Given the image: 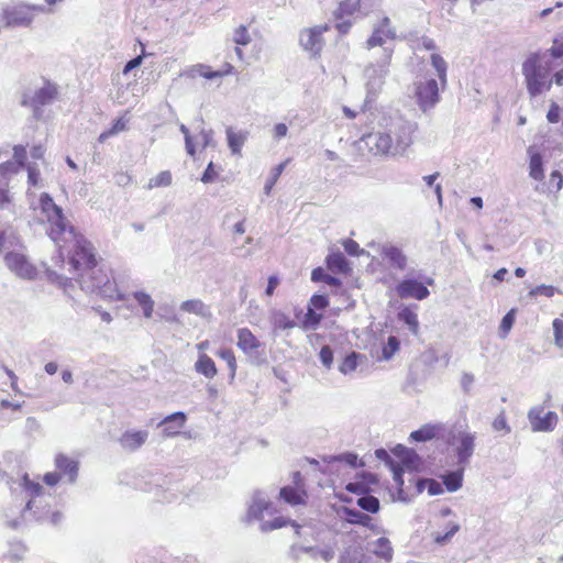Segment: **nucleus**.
Returning <instances> with one entry per match:
<instances>
[{
    "label": "nucleus",
    "mask_w": 563,
    "mask_h": 563,
    "mask_svg": "<svg viewBox=\"0 0 563 563\" xmlns=\"http://www.w3.org/2000/svg\"><path fill=\"white\" fill-rule=\"evenodd\" d=\"M45 274L51 283L57 285L60 288L67 289V287L71 285V280L69 277H66L56 271L47 268Z\"/></svg>",
    "instance_id": "42"
},
{
    "label": "nucleus",
    "mask_w": 563,
    "mask_h": 563,
    "mask_svg": "<svg viewBox=\"0 0 563 563\" xmlns=\"http://www.w3.org/2000/svg\"><path fill=\"white\" fill-rule=\"evenodd\" d=\"M493 429L495 431H503L505 434L510 432V427L507 423L506 415L501 411L493 421Z\"/></svg>",
    "instance_id": "54"
},
{
    "label": "nucleus",
    "mask_w": 563,
    "mask_h": 563,
    "mask_svg": "<svg viewBox=\"0 0 563 563\" xmlns=\"http://www.w3.org/2000/svg\"><path fill=\"white\" fill-rule=\"evenodd\" d=\"M430 59H431V65L433 66V68L437 71L441 88L445 89L446 84H448V78H446L448 64H446V62L443 59V57L441 55H439L437 53H433L431 55Z\"/></svg>",
    "instance_id": "32"
},
{
    "label": "nucleus",
    "mask_w": 563,
    "mask_h": 563,
    "mask_svg": "<svg viewBox=\"0 0 563 563\" xmlns=\"http://www.w3.org/2000/svg\"><path fill=\"white\" fill-rule=\"evenodd\" d=\"M515 322L514 310L509 311L503 319L499 325L500 336L505 338L510 331Z\"/></svg>",
    "instance_id": "55"
},
{
    "label": "nucleus",
    "mask_w": 563,
    "mask_h": 563,
    "mask_svg": "<svg viewBox=\"0 0 563 563\" xmlns=\"http://www.w3.org/2000/svg\"><path fill=\"white\" fill-rule=\"evenodd\" d=\"M55 466L58 470L57 473L60 477H66L67 482L75 483L78 475V462L69 459L64 454H57L55 457Z\"/></svg>",
    "instance_id": "22"
},
{
    "label": "nucleus",
    "mask_w": 563,
    "mask_h": 563,
    "mask_svg": "<svg viewBox=\"0 0 563 563\" xmlns=\"http://www.w3.org/2000/svg\"><path fill=\"white\" fill-rule=\"evenodd\" d=\"M357 505L362 509L373 512V514L377 512L379 509V501L374 496H363V497L358 498Z\"/></svg>",
    "instance_id": "47"
},
{
    "label": "nucleus",
    "mask_w": 563,
    "mask_h": 563,
    "mask_svg": "<svg viewBox=\"0 0 563 563\" xmlns=\"http://www.w3.org/2000/svg\"><path fill=\"white\" fill-rule=\"evenodd\" d=\"M22 166L19 165V163H15L14 161H8L2 164H0V180H5L7 174H15L18 173Z\"/></svg>",
    "instance_id": "50"
},
{
    "label": "nucleus",
    "mask_w": 563,
    "mask_h": 563,
    "mask_svg": "<svg viewBox=\"0 0 563 563\" xmlns=\"http://www.w3.org/2000/svg\"><path fill=\"white\" fill-rule=\"evenodd\" d=\"M34 210L40 211L41 221L47 222V234L59 249L64 247L62 242L71 244L73 252L68 262L69 273L80 274L97 264L91 243L82 235L75 233L74 228L63 216L62 208L53 201L49 195L42 194L38 207Z\"/></svg>",
    "instance_id": "1"
},
{
    "label": "nucleus",
    "mask_w": 563,
    "mask_h": 563,
    "mask_svg": "<svg viewBox=\"0 0 563 563\" xmlns=\"http://www.w3.org/2000/svg\"><path fill=\"white\" fill-rule=\"evenodd\" d=\"M563 185V176L560 172L554 170L550 175L548 189L550 191H559L562 188Z\"/></svg>",
    "instance_id": "57"
},
{
    "label": "nucleus",
    "mask_w": 563,
    "mask_h": 563,
    "mask_svg": "<svg viewBox=\"0 0 563 563\" xmlns=\"http://www.w3.org/2000/svg\"><path fill=\"white\" fill-rule=\"evenodd\" d=\"M521 73L530 98L539 97L552 88L554 74H552V59L548 53H530L521 65Z\"/></svg>",
    "instance_id": "3"
},
{
    "label": "nucleus",
    "mask_w": 563,
    "mask_h": 563,
    "mask_svg": "<svg viewBox=\"0 0 563 563\" xmlns=\"http://www.w3.org/2000/svg\"><path fill=\"white\" fill-rule=\"evenodd\" d=\"M289 159L276 165L272 172H271V175L269 177L267 178L266 180V184L264 186V190H265V194L266 195H269L271 190L273 189V187L275 186V184L277 183L279 176L282 175V173L284 172L285 167L287 166Z\"/></svg>",
    "instance_id": "40"
},
{
    "label": "nucleus",
    "mask_w": 563,
    "mask_h": 563,
    "mask_svg": "<svg viewBox=\"0 0 563 563\" xmlns=\"http://www.w3.org/2000/svg\"><path fill=\"white\" fill-rule=\"evenodd\" d=\"M394 454L400 459L401 463L410 468L413 466V462L416 460V454L413 451L407 449L406 446L399 444L394 449Z\"/></svg>",
    "instance_id": "37"
},
{
    "label": "nucleus",
    "mask_w": 563,
    "mask_h": 563,
    "mask_svg": "<svg viewBox=\"0 0 563 563\" xmlns=\"http://www.w3.org/2000/svg\"><path fill=\"white\" fill-rule=\"evenodd\" d=\"M26 496L30 498L25 506V511L32 512L36 520H45L48 514L47 508L52 496L44 493V488L40 483L31 481L25 474L22 483Z\"/></svg>",
    "instance_id": "6"
},
{
    "label": "nucleus",
    "mask_w": 563,
    "mask_h": 563,
    "mask_svg": "<svg viewBox=\"0 0 563 563\" xmlns=\"http://www.w3.org/2000/svg\"><path fill=\"white\" fill-rule=\"evenodd\" d=\"M340 563H376L369 555L364 553L360 547H349L340 556Z\"/></svg>",
    "instance_id": "27"
},
{
    "label": "nucleus",
    "mask_w": 563,
    "mask_h": 563,
    "mask_svg": "<svg viewBox=\"0 0 563 563\" xmlns=\"http://www.w3.org/2000/svg\"><path fill=\"white\" fill-rule=\"evenodd\" d=\"M43 9L41 7H31L26 4H19L12 7L10 9L4 10L3 18L5 20L7 26L10 27H21L29 26L35 15L38 12H42Z\"/></svg>",
    "instance_id": "9"
},
{
    "label": "nucleus",
    "mask_w": 563,
    "mask_h": 563,
    "mask_svg": "<svg viewBox=\"0 0 563 563\" xmlns=\"http://www.w3.org/2000/svg\"><path fill=\"white\" fill-rule=\"evenodd\" d=\"M319 356H320L321 363L327 368H330L331 365H332V362H333V352L330 349V346H328V345L322 346V349H321V351L319 353Z\"/></svg>",
    "instance_id": "61"
},
{
    "label": "nucleus",
    "mask_w": 563,
    "mask_h": 563,
    "mask_svg": "<svg viewBox=\"0 0 563 563\" xmlns=\"http://www.w3.org/2000/svg\"><path fill=\"white\" fill-rule=\"evenodd\" d=\"M288 133V126L285 123H277L273 128V137L276 141L285 137Z\"/></svg>",
    "instance_id": "64"
},
{
    "label": "nucleus",
    "mask_w": 563,
    "mask_h": 563,
    "mask_svg": "<svg viewBox=\"0 0 563 563\" xmlns=\"http://www.w3.org/2000/svg\"><path fill=\"white\" fill-rule=\"evenodd\" d=\"M395 291L401 299L423 300L430 295L427 286L415 277H405L397 284Z\"/></svg>",
    "instance_id": "11"
},
{
    "label": "nucleus",
    "mask_w": 563,
    "mask_h": 563,
    "mask_svg": "<svg viewBox=\"0 0 563 563\" xmlns=\"http://www.w3.org/2000/svg\"><path fill=\"white\" fill-rule=\"evenodd\" d=\"M369 553L385 563H390L394 559V548L386 537H380L367 544Z\"/></svg>",
    "instance_id": "19"
},
{
    "label": "nucleus",
    "mask_w": 563,
    "mask_h": 563,
    "mask_svg": "<svg viewBox=\"0 0 563 563\" xmlns=\"http://www.w3.org/2000/svg\"><path fill=\"white\" fill-rule=\"evenodd\" d=\"M328 461L329 462H332V461L344 462L352 467L357 466V455L353 454V453H343V454H340L336 456H330Z\"/></svg>",
    "instance_id": "58"
},
{
    "label": "nucleus",
    "mask_w": 563,
    "mask_h": 563,
    "mask_svg": "<svg viewBox=\"0 0 563 563\" xmlns=\"http://www.w3.org/2000/svg\"><path fill=\"white\" fill-rule=\"evenodd\" d=\"M197 144L201 147L214 146L213 131L202 129L197 135Z\"/></svg>",
    "instance_id": "52"
},
{
    "label": "nucleus",
    "mask_w": 563,
    "mask_h": 563,
    "mask_svg": "<svg viewBox=\"0 0 563 563\" xmlns=\"http://www.w3.org/2000/svg\"><path fill=\"white\" fill-rule=\"evenodd\" d=\"M379 253L390 266L398 271L404 272L407 268L408 258L399 247L386 243L380 245Z\"/></svg>",
    "instance_id": "18"
},
{
    "label": "nucleus",
    "mask_w": 563,
    "mask_h": 563,
    "mask_svg": "<svg viewBox=\"0 0 563 563\" xmlns=\"http://www.w3.org/2000/svg\"><path fill=\"white\" fill-rule=\"evenodd\" d=\"M465 468L457 466L456 471L449 472L443 476V484L449 492H456L462 486L463 473Z\"/></svg>",
    "instance_id": "34"
},
{
    "label": "nucleus",
    "mask_w": 563,
    "mask_h": 563,
    "mask_svg": "<svg viewBox=\"0 0 563 563\" xmlns=\"http://www.w3.org/2000/svg\"><path fill=\"white\" fill-rule=\"evenodd\" d=\"M238 347L252 361H257L263 344L247 328H241L236 331Z\"/></svg>",
    "instance_id": "14"
},
{
    "label": "nucleus",
    "mask_w": 563,
    "mask_h": 563,
    "mask_svg": "<svg viewBox=\"0 0 563 563\" xmlns=\"http://www.w3.org/2000/svg\"><path fill=\"white\" fill-rule=\"evenodd\" d=\"M180 310L209 320L212 318L211 308L201 299H189L180 303Z\"/></svg>",
    "instance_id": "25"
},
{
    "label": "nucleus",
    "mask_w": 563,
    "mask_h": 563,
    "mask_svg": "<svg viewBox=\"0 0 563 563\" xmlns=\"http://www.w3.org/2000/svg\"><path fill=\"white\" fill-rule=\"evenodd\" d=\"M272 504L262 492H256L252 496V501L247 508L245 521L263 520L264 512L272 514Z\"/></svg>",
    "instance_id": "17"
},
{
    "label": "nucleus",
    "mask_w": 563,
    "mask_h": 563,
    "mask_svg": "<svg viewBox=\"0 0 563 563\" xmlns=\"http://www.w3.org/2000/svg\"><path fill=\"white\" fill-rule=\"evenodd\" d=\"M271 322L275 330H288L296 325L294 320L279 310H274L272 312Z\"/></svg>",
    "instance_id": "35"
},
{
    "label": "nucleus",
    "mask_w": 563,
    "mask_h": 563,
    "mask_svg": "<svg viewBox=\"0 0 563 563\" xmlns=\"http://www.w3.org/2000/svg\"><path fill=\"white\" fill-rule=\"evenodd\" d=\"M287 523H289L288 520L283 517H277L272 521H263L260 526V529L262 532H268L285 527Z\"/></svg>",
    "instance_id": "49"
},
{
    "label": "nucleus",
    "mask_w": 563,
    "mask_h": 563,
    "mask_svg": "<svg viewBox=\"0 0 563 563\" xmlns=\"http://www.w3.org/2000/svg\"><path fill=\"white\" fill-rule=\"evenodd\" d=\"M198 74L207 79L220 78L223 76L222 71H212L209 66L198 65L197 66Z\"/></svg>",
    "instance_id": "62"
},
{
    "label": "nucleus",
    "mask_w": 563,
    "mask_h": 563,
    "mask_svg": "<svg viewBox=\"0 0 563 563\" xmlns=\"http://www.w3.org/2000/svg\"><path fill=\"white\" fill-rule=\"evenodd\" d=\"M396 38V30L391 26L389 18L385 16L379 24L374 29L373 34L366 42L367 48L373 49L377 46L391 47L388 41L393 42Z\"/></svg>",
    "instance_id": "12"
},
{
    "label": "nucleus",
    "mask_w": 563,
    "mask_h": 563,
    "mask_svg": "<svg viewBox=\"0 0 563 563\" xmlns=\"http://www.w3.org/2000/svg\"><path fill=\"white\" fill-rule=\"evenodd\" d=\"M416 129L415 123L398 119L393 121L386 131L364 135L360 144L373 155H402L412 144Z\"/></svg>",
    "instance_id": "2"
},
{
    "label": "nucleus",
    "mask_w": 563,
    "mask_h": 563,
    "mask_svg": "<svg viewBox=\"0 0 563 563\" xmlns=\"http://www.w3.org/2000/svg\"><path fill=\"white\" fill-rule=\"evenodd\" d=\"M543 409L534 407L528 412V419L534 432H549L552 431L558 423V415L553 411H548L541 416Z\"/></svg>",
    "instance_id": "16"
},
{
    "label": "nucleus",
    "mask_w": 563,
    "mask_h": 563,
    "mask_svg": "<svg viewBox=\"0 0 563 563\" xmlns=\"http://www.w3.org/2000/svg\"><path fill=\"white\" fill-rule=\"evenodd\" d=\"M302 481L299 472L294 474V482L297 485L296 487L286 486L280 489V497L292 506L300 505L305 503L306 493L302 488L299 487V483Z\"/></svg>",
    "instance_id": "21"
},
{
    "label": "nucleus",
    "mask_w": 563,
    "mask_h": 563,
    "mask_svg": "<svg viewBox=\"0 0 563 563\" xmlns=\"http://www.w3.org/2000/svg\"><path fill=\"white\" fill-rule=\"evenodd\" d=\"M415 96L418 107L422 112L432 110L440 102V81L433 78L417 81L415 84Z\"/></svg>",
    "instance_id": "8"
},
{
    "label": "nucleus",
    "mask_w": 563,
    "mask_h": 563,
    "mask_svg": "<svg viewBox=\"0 0 563 563\" xmlns=\"http://www.w3.org/2000/svg\"><path fill=\"white\" fill-rule=\"evenodd\" d=\"M126 124H128V120L124 119V118H119L118 120H115V122L113 123V125L109 129V130H106L103 131L100 135H99V142L100 143H103L106 142L109 137L120 133V132H123L126 130Z\"/></svg>",
    "instance_id": "38"
},
{
    "label": "nucleus",
    "mask_w": 563,
    "mask_h": 563,
    "mask_svg": "<svg viewBox=\"0 0 563 563\" xmlns=\"http://www.w3.org/2000/svg\"><path fill=\"white\" fill-rule=\"evenodd\" d=\"M328 267L336 273H345L349 269V264L345 256L338 252L332 253L327 257Z\"/></svg>",
    "instance_id": "36"
},
{
    "label": "nucleus",
    "mask_w": 563,
    "mask_h": 563,
    "mask_svg": "<svg viewBox=\"0 0 563 563\" xmlns=\"http://www.w3.org/2000/svg\"><path fill=\"white\" fill-rule=\"evenodd\" d=\"M232 41L236 45L245 46L252 41L249 30L245 25L238 26L232 34Z\"/></svg>",
    "instance_id": "43"
},
{
    "label": "nucleus",
    "mask_w": 563,
    "mask_h": 563,
    "mask_svg": "<svg viewBox=\"0 0 563 563\" xmlns=\"http://www.w3.org/2000/svg\"><path fill=\"white\" fill-rule=\"evenodd\" d=\"M398 349L399 340L396 336H389L387 343L383 346V358H391Z\"/></svg>",
    "instance_id": "48"
},
{
    "label": "nucleus",
    "mask_w": 563,
    "mask_h": 563,
    "mask_svg": "<svg viewBox=\"0 0 563 563\" xmlns=\"http://www.w3.org/2000/svg\"><path fill=\"white\" fill-rule=\"evenodd\" d=\"M328 30V25H317L305 30L300 34V45L311 55H318L323 47L322 34Z\"/></svg>",
    "instance_id": "15"
},
{
    "label": "nucleus",
    "mask_w": 563,
    "mask_h": 563,
    "mask_svg": "<svg viewBox=\"0 0 563 563\" xmlns=\"http://www.w3.org/2000/svg\"><path fill=\"white\" fill-rule=\"evenodd\" d=\"M360 357V354L355 353V352H352L351 354H349L344 360L343 362L341 363V365L339 366V371L346 375V374H350L352 372H354L357 367V358Z\"/></svg>",
    "instance_id": "45"
},
{
    "label": "nucleus",
    "mask_w": 563,
    "mask_h": 563,
    "mask_svg": "<svg viewBox=\"0 0 563 563\" xmlns=\"http://www.w3.org/2000/svg\"><path fill=\"white\" fill-rule=\"evenodd\" d=\"M7 267L18 277L32 279L36 276V268L29 262L25 255L18 252H10L5 255Z\"/></svg>",
    "instance_id": "13"
},
{
    "label": "nucleus",
    "mask_w": 563,
    "mask_h": 563,
    "mask_svg": "<svg viewBox=\"0 0 563 563\" xmlns=\"http://www.w3.org/2000/svg\"><path fill=\"white\" fill-rule=\"evenodd\" d=\"M217 355L227 363L230 369V377L234 379L238 365L233 351L231 349H221L218 351Z\"/></svg>",
    "instance_id": "39"
},
{
    "label": "nucleus",
    "mask_w": 563,
    "mask_h": 563,
    "mask_svg": "<svg viewBox=\"0 0 563 563\" xmlns=\"http://www.w3.org/2000/svg\"><path fill=\"white\" fill-rule=\"evenodd\" d=\"M291 553L295 558H299L301 553L309 554L313 560H322L329 562L334 558V550L330 547L313 548V547H292Z\"/></svg>",
    "instance_id": "24"
},
{
    "label": "nucleus",
    "mask_w": 563,
    "mask_h": 563,
    "mask_svg": "<svg viewBox=\"0 0 563 563\" xmlns=\"http://www.w3.org/2000/svg\"><path fill=\"white\" fill-rule=\"evenodd\" d=\"M195 369L207 378H213L218 373L214 361L206 353H199Z\"/></svg>",
    "instance_id": "28"
},
{
    "label": "nucleus",
    "mask_w": 563,
    "mask_h": 563,
    "mask_svg": "<svg viewBox=\"0 0 563 563\" xmlns=\"http://www.w3.org/2000/svg\"><path fill=\"white\" fill-rule=\"evenodd\" d=\"M187 417L185 412L177 411L165 417L161 422L159 427H163V434L167 438L176 437L179 434V430L185 426Z\"/></svg>",
    "instance_id": "20"
},
{
    "label": "nucleus",
    "mask_w": 563,
    "mask_h": 563,
    "mask_svg": "<svg viewBox=\"0 0 563 563\" xmlns=\"http://www.w3.org/2000/svg\"><path fill=\"white\" fill-rule=\"evenodd\" d=\"M541 53H548L549 58H563V35H559L553 38L552 46L549 49L541 51Z\"/></svg>",
    "instance_id": "46"
},
{
    "label": "nucleus",
    "mask_w": 563,
    "mask_h": 563,
    "mask_svg": "<svg viewBox=\"0 0 563 563\" xmlns=\"http://www.w3.org/2000/svg\"><path fill=\"white\" fill-rule=\"evenodd\" d=\"M346 520L351 523H358L362 526H368L372 520L371 517L356 509H346Z\"/></svg>",
    "instance_id": "44"
},
{
    "label": "nucleus",
    "mask_w": 563,
    "mask_h": 563,
    "mask_svg": "<svg viewBox=\"0 0 563 563\" xmlns=\"http://www.w3.org/2000/svg\"><path fill=\"white\" fill-rule=\"evenodd\" d=\"M398 318L400 321H402L408 329L413 333L417 334L419 331V321L417 313L409 307L402 308L398 312Z\"/></svg>",
    "instance_id": "33"
},
{
    "label": "nucleus",
    "mask_w": 563,
    "mask_h": 563,
    "mask_svg": "<svg viewBox=\"0 0 563 563\" xmlns=\"http://www.w3.org/2000/svg\"><path fill=\"white\" fill-rule=\"evenodd\" d=\"M179 130L185 137V147L187 154L194 156L196 153V144L194 143L192 136L190 135L188 128L185 124H180Z\"/></svg>",
    "instance_id": "53"
},
{
    "label": "nucleus",
    "mask_w": 563,
    "mask_h": 563,
    "mask_svg": "<svg viewBox=\"0 0 563 563\" xmlns=\"http://www.w3.org/2000/svg\"><path fill=\"white\" fill-rule=\"evenodd\" d=\"M172 184V174L168 170H163L157 174L155 177L148 180L146 186L147 189H153L157 187H167Z\"/></svg>",
    "instance_id": "41"
},
{
    "label": "nucleus",
    "mask_w": 563,
    "mask_h": 563,
    "mask_svg": "<svg viewBox=\"0 0 563 563\" xmlns=\"http://www.w3.org/2000/svg\"><path fill=\"white\" fill-rule=\"evenodd\" d=\"M529 154V176L537 180L542 181L544 179L543 159L540 153H538L533 146L528 148Z\"/></svg>",
    "instance_id": "26"
},
{
    "label": "nucleus",
    "mask_w": 563,
    "mask_h": 563,
    "mask_svg": "<svg viewBox=\"0 0 563 563\" xmlns=\"http://www.w3.org/2000/svg\"><path fill=\"white\" fill-rule=\"evenodd\" d=\"M393 47H384L383 54L379 55L376 64H369L365 70L367 98L375 97L382 89L385 76L390 64Z\"/></svg>",
    "instance_id": "7"
},
{
    "label": "nucleus",
    "mask_w": 563,
    "mask_h": 563,
    "mask_svg": "<svg viewBox=\"0 0 563 563\" xmlns=\"http://www.w3.org/2000/svg\"><path fill=\"white\" fill-rule=\"evenodd\" d=\"M57 96V88L51 82H45L43 87L36 89L33 95H25L22 100L23 106H30L37 115L41 107L51 104Z\"/></svg>",
    "instance_id": "10"
},
{
    "label": "nucleus",
    "mask_w": 563,
    "mask_h": 563,
    "mask_svg": "<svg viewBox=\"0 0 563 563\" xmlns=\"http://www.w3.org/2000/svg\"><path fill=\"white\" fill-rule=\"evenodd\" d=\"M443 430L442 424H424L410 433V439L418 442H426L435 438Z\"/></svg>",
    "instance_id": "29"
},
{
    "label": "nucleus",
    "mask_w": 563,
    "mask_h": 563,
    "mask_svg": "<svg viewBox=\"0 0 563 563\" xmlns=\"http://www.w3.org/2000/svg\"><path fill=\"white\" fill-rule=\"evenodd\" d=\"M553 333H554V343L558 347H563V320L554 319L553 321Z\"/></svg>",
    "instance_id": "56"
},
{
    "label": "nucleus",
    "mask_w": 563,
    "mask_h": 563,
    "mask_svg": "<svg viewBox=\"0 0 563 563\" xmlns=\"http://www.w3.org/2000/svg\"><path fill=\"white\" fill-rule=\"evenodd\" d=\"M360 0H340V10L345 14H353L358 10Z\"/></svg>",
    "instance_id": "59"
},
{
    "label": "nucleus",
    "mask_w": 563,
    "mask_h": 563,
    "mask_svg": "<svg viewBox=\"0 0 563 563\" xmlns=\"http://www.w3.org/2000/svg\"><path fill=\"white\" fill-rule=\"evenodd\" d=\"M228 145L233 154H240L241 150L247 140L249 133L246 131L235 132L232 128L227 129Z\"/></svg>",
    "instance_id": "30"
},
{
    "label": "nucleus",
    "mask_w": 563,
    "mask_h": 563,
    "mask_svg": "<svg viewBox=\"0 0 563 563\" xmlns=\"http://www.w3.org/2000/svg\"><path fill=\"white\" fill-rule=\"evenodd\" d=\"M476 433L466 423L453 424L446 435V443L456 457V465L465 468L475 451Z\"/></svg>",
    "instance_id": "5"
},
{
    "label": "nucleus",
    "mask_w": 563,
    "mask_h": 563,
    "mask_svg": "<svg viewBox=\"0 0 563 563\" xmlns=\"http://www.w3.org/2000/svg\"><path fill=\"white\" fill-rule=\"evenodd\" d=\"M449 527H450L449 530L444 534H438L435 537L437 543L446 542L460 530V526L456 522H451Z\"/></svg>",
    "instance_id": "60"
},
{
    "label": "nucleus",
    "mask_w": 563,
    "mask_h": 563,
    "mask_svg": "<svg viewBox=\"0 0 563 563\" xmlns=\"http://www.w3.org/2000/svg\"><path fill=\"white\" fill-rule=\"evenodd\" d=\"M147 438L146 430H128L121 435L119 442L124 450L135 451L146 442Z\"/></svg>",
    "instance_id": "23"
},
{
    "label": "nucleus",
    "mask_w": 563,
    "mask_h": 563,
    "mask_svg": "<svg viewBox=\"0 0 563 563\" xmlns=\"http://www.w3.org/2000/svg\"><path fill=\"white\" fill-rule=\"evenodd\" d=\"M133 298L136 300L139 306L142 308L144 318H146V319L152 318L153 312H154L155 302L152 299L151 295L145 291H135V292H133Z\"/></svg>",
    "instance_id": "31"
},
{
    "label": "nucleus",
    "mask_w": 563,
    "mask_h": 563,
    "mask_svg": "<svg viewBox=\"0 0 563 563\" xmlns=\"http://www.w3.org/2000/svg\"><path fill=\"white\" fill-rule=\"evenodd\" d=\"M556 288L554 286H551V285H539V286H536L534 288H532L529 292V295L531 297H537V296H545L548 298H551L554 296V294L556 292Z\"/></svg>",
    "instance_id": "51"
},
{
    "label": "nucleus",
    "mask_w": 563,
    "mask_h": 563,
    "mask_svg": "<svg viewBox=\"0 0 563 563\" xmlns=\"http://www.w3.org/2000/svg\"><path fill=\"white\" fill-rule=\"evenodd\" d=\"M81 289L88 294H97L111 301H124L128 296L121 292L110 273L97 264L90 269L78 274Z\"/></svg>",
    "instance_id": "4"
},
{
    "label": "nucleus",
    "mask_w": 563,
    "mask_h": 563,
    "mask_svg": "<svg viewBox=\"0 0 563 563\" xmlns=\"http://www.w3.org/2000/svg\"><path fill=\"white\" fill-rule=\"evenodd\" d=\"M26 159V148L23 145H15L13 147V161L19 163L20 166H24Z\"/></svg>",
    "instance_id": "63"
}]
</instances>
